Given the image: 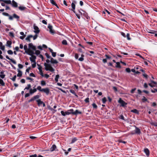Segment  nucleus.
I'll return each mask as SVG.
<instances>
[{"mask_svg":"<svg viewBox=\"0 0 157 157\" xmlns=\"http://www.w3.org/2000/svg\"><path fill=\"white\" fill-rule=\"evenodd\" d=\"M37 66L38 67V69H39V71H40L42 70V67L40 65L38 64H37Z\"/></svg>","mask_w":157,"mask_h":157,"instance_id":"nucleus-52","label":"nucleus"},{"mask_svg":"<svg viewBox=\"0 0 157 157\" xmlns=\"http://www.w3.org/2000/svg\"><path fill=\"white\" fill-rule=\"evenodd\" d=\"M40 84L42 86H43L46 85V83L44 81L42 80L41 81Z\"/></svg>","mask_w":157,"mask_h":157,"instance_id":"nucleus-37","label":"nucleus"},{"mask_svg":"<svg viewBox=\"0 0 157 157\" xmlns=\"http://www.w3.org/2000/svg\"><path fill=\"white\" fill-rule=\"evenodd\" d=\"M33 63L32 64V66L33 68H34L35 67H36V62H33Z\"/></svg>","mask_w":157,"mask_h":157,"instance_id":"nucleus-47","label":"nucleus"},{"mask_svg":"<svg viewBox=\"0 0 157 157\" xmlns=\"http://www.w3.org/2000/svg\"><path fill=\"white\" fill-rule=\"evenodd\" d=\"M78 140V139L76 137H75L73 138L71 140V144H73L76 141Z\"/></svg>","mask_w":157,"mask_h":157,"instance_id":"nucleus-35","label":"nucleus"},{"mask_svg":"<svg viewBox=\"0 0 157 157\" xmlns=\"http://www.w3.org/2000/svg\"><path fill=\"white\" fill-rule=\"evenodd\" d=\"M62 44L65 45H67V41L66 40H64L62 41Z\"/></svg>","mask_w":157,"mask_h":157,"instance_id":"nucleus-40","label":"nucleus"},{"mask_svg":"<svg viewBox=\"0 0 157 157\" xmlns=\"http://www.w3.org/2000/svg\"><path fill=\"white\" fill-rule=\"evenodd\" d=\"M18 8L21 11H23L26 9V7L23 6H20L18 7Z\"/></svg>","mask_w":157,"mask_h":157,"instance_id":"nucleus-32","label":"nucleus"},{"mask_svg":"<svg viewBox=\"0 0 157 157\" xmlns=\"http://www.w3.org/2000/svg\"><path fill=\"white\" fill-rule=\"evenodd\" d=\"M81 113L82 112L78 111V110H76L75 112H73V114L76 115L78 114H81Z\"/></svg>","mask_w":157,"mask_h":157,"instance_id":"nucleus-18","label":"nucleus"},{"mask_svg":"<svg viewBox=\"0 0 157 157\" xmlns=\"http://www.w3.org/2000/svg\"><path fill=\"white\" fill-rule=\"evenodd\" d=\"M33 37V36L32 35H29L26 38L25 40H26L29 41V42H30V38Z\"/></svg>","mask_w":157,"mask_h":157,"instance_id":"nucleus-22","label":"nucleus"},{"mask_svg":"<svg viewBox=\"0 0 157 157\" xmlns=\"http://www.w3.org/2000/svg\"><path fill=\"white\" fill-rule=\"evenodd\" d=\"M92 105L94 108L95 109H96L97 108L98 106H97V105L95 103H93L92 104Z\"/></svg>","mask_w":157,"mask_h":157,"instance_id":"nucleus-42","label":"nucleus"},{"mask_svg":"<svg viewBox=\"0 0 157 157\" xmlns=\"http://www.w3.org/2000/svg\"><path fill=\"white\" fill-rule=\"evenodd\" d=\"M126 37L128 40H131V38L130 37V34L129 33H127L126 35Z\"/></svg>","mask_w":157,"mask_h":157,"instance_id":"nucleus-46","label":"nucleus"},{"mask_svg":"<svg viewBox=\"0 0 157 157\" xmlns=\"http://www.w3.org/2000/svg\"><path fill=\"white\" fill-rule=\"evenodd\" d=\"M29 157H37V155L36 154H35L33 155H29Z\"/></svg>","mask_w":157,"mask_h":157,"instance_id":"nucleus-61","label":"nucleus"},{"mask_svg":"<svg viewBox=\"0 0 157 157\" xmlns=\"http://www.w3.org/2000/svg\"><path fill=\"white\" fill-rule=\"evenodd\" d=\"M85 101L86 103H88L89 102V98H87L85 100Z\"/></svg>","mask_w":157,"mask_h":157,"instance_id":"nucleus-64","label":"nucleus"},{"mask_svg":"<svg viewBox=\"0 0 157 157\" xmlns=\"http://www.w3.org/2000/svg\"><path fill=\"white\" fill-rule=\"evenodd\" d=\"M70 92L72 94H74L75 96L76 97H78V95L76 94V93H75V91L73 90H70Z\"/></svg>","mask_w":157,"mask_h":157,"instance_id":"nucleus-33","label":"nucleus"},{"mask_svg":"<svg viewBox=\"0 0 157 157\" xmlns=\"http://www.w3.org/2000/svg\"><path fill=\"white\" fill-rule=\"evenodd\" d=\"M31 85L30 84H28L27 85V86L24 89V90H29L31 88Z\"/></svg>","mask_w":157,"mask_h":157,"instance_id":"nucleus-29","label":"nucleus"},{"mask_svg":"<svg viewBox=\"0 0 157 157\" xmlns=\"http://www.w3.org/2000/svg\"><path fill=\"white\" fill-rule=\"evenodd\" d=\"M18 67H19V68H20V69L22 68L23 67V65L20 64H18Z\"/></svg>","mask_w":157,"mask_h":157,"instance_id":"nucleus-62","label":"nucleus"},{"mask_svg":"<svg viewBox=\"0 0 157 157\" xmlns=\"http://www.w3.org/2000/svg\"><path fill=\"white\" fill-rule=\"evenodd\" d=\"M28 54L29 55H30L32 56H33V54H34V52L32 50H30V49H28V52L26 53Z\"/></svg>","mask_w":157,"mask_h":157,"instance_id":"nucleus-15","label":"nucleus"},{"mask_svg":"<svg viewBox=\"0 0 157 157\" xmlns=\"http://www.w3.org/2000/svg\"><path fill=\"white\" fill-rule=\"evenodd\" d=\"M42 92H44L47 95H48L49 92V90L48 88H42Z\"/></svg>","mask_w":157,"mask_h":157,"instance_id":"nucleus-4","label":"nucleus"},{"mask_svg":"<svg viewBox=\"0 0 157 157\" xmlns=\"http://www.w3.org/2000/svg\"><path fill=\"white\" fill-rule=\"evenodd\" d=\"M24 49L25 50V52L26 53H27L28 52V49H28L27 46L26 45H25L24 46Z\"/></svg>","mask_w":157,"mask_h":157,"instance_id":"nucleus-34","label":"nucleus"},{"mask_svg":"<svg viewBox=\"0 0 157 157\" xmlns=\"http://www.w3.org/2000/svg\"><path fill=\"white\" fill-rule=\"evenodd\" d=\"M6 58L9 60H10L12 62L13 64H16V61L13 59L10 58L8 56H6Z\"/></svg>","mask_w":157,"mask_h":157,"instance_id":"nucleus-14","label":"nucleus"},{"mask_svg":"<svg viewBox=\"0 0 157 157\" xmlns=\"http://www.w3.org/2000/svg\"><path fill=\"white\" fill-rule=\"evenodd\" d=\"M36 89H37V90H38L39 91L42 92V88H41V86H38L37 88Z\"/></svg>","mask_w":157,"mask_h":157,"instance_id":"nucleus-39","label":"nucleus"},{"mask_svg":"<svg viewBox=\"0 0 157 157\" xmlns=\"http://www.w3.org/2000/svg\"><path fill=\"white\" fill-rule=\"evenodd\" d=\"M39 72H40V75L44 77V74H43V72H42V70H41V71H39Z\"/></svg>","mask_w":157,"mask_h":157,"instance_id":"nucleus-57","label":"nucleus"},{"mask_svg":"<svg viewBox=\"0 0 157 157\" xmlns=\"http://www.w3.org/2000/svg\"><path fill=\"white\" fill-rule=\"evenodd\" d=\"M118 102L121 105V106L123 107L125 106V105L127 104L125 101L122 100L121 98H119Z\"/></svg>","mask_w":157,"mask_h":157,"instance_id":"nucleus-2","label":"nucleus"},{"mask_svg":"<svg viewBox=\"0 0 157 157\" xmlns=\"http://www.w3.org/2000/svg\"><path fill=\"white\" fill-rule=\"evenodd\" d=\"M0 74H1V75H0V77L2 78H4L5 76V75L4 74V71H2L0 72Z\"/></svg>","mask_w":157,"mask_h":157,"instance_id":"nucleus-23","label":"nucleus"},{"mask_svg":"<svg viewBox=\"0 0 157 157\" xmlns=\"http://www.w3.org/2000/svg\"><path fill=\"white\" fill-rule=\"evenodd\" d=\"M61 114L63 116H65L66 115V113H65V112H64L63 111H61Z\"/></svg>","mask_w":157,"mask_h":157,"instance_id":"nucleus-56","label":"nucleus"},{"mask_svg":"<svg viewBox=\"0 0 157 157\" xmlns=\"http://www.w3.org/2000/svg\"><path fill=\"white\" fill-rule=\"evenodd\" d=\"M59 75H57L56 76L55 78V81L56 82H58V79L59 78Z\"/></svg>","mask_w":157,"mask_h":157,"instance_id":"nucleus-36","label":"nucleus"},{"mask_svg":"<svg viewBox=\"0 0 157 157\" xmlns=\"http://www.w3.org/2000/svg\"><path fill=\"white\" fill-rule=\"evenodd\" d=\"M56 148V147L55 144H53L50 148V151H55Z\"/></svg>","mask_w":157,"mask_h":157,"instance_id":"nucleus-16","label":"nucleus"},{"mask_svg":"<svg viewBox=\"0 0 157 157\" xmlns=\"http://www.w3.org/2000/svg\"><path fill=\"white\" fill-rule=\"evenodd\" d=\"M131 112L132 113H134L136 114H139V112L136 109H134L131 110Z\"/></svg>","mask_w":157,"mask_h":157,"instance_id":"nucleus-24","label":"nucleus"},{"mask_svg":"<svg viewBox=\"0 0 157 157\" xmlns=\"http://www.w3.org/2000/svg\"><path fill=\"white\" fill-rule=\"evenodd\" d=\"M117 65H116V67H117L118 68H121V66L120 65V63L119 62H117L116 63Z\"/></svg>","mask_w":157,"mask_h":157,"instance_id":"nucleus-41","label":"nucleus"},{"mask_svg":"<svg viewBox=\"0 0 157 157\" xmlns=\"http://www.w3.org/2000/svg\"><path fill=\"white\" fill-rule=\"evenodd\" d=\"M13 18H15L16 19L17 21H19V17L16 14L14 13L13 15Z\"/></svg>","mask_w":157,"mask_h":157,"instance_id":"nucleus-26","label":"nucleus"},{"mask_svg":"<svg viewBox=\"0 0 157 157\" xmlns=\"http://www.w3.org/2000/svg\"><path fill=\"white\" fill-rule=\"evenodd\" d=\"M75 58L76 59H77L78 58V54H77V53H75Z\"/></svg>","mask_w":157,"mask_h":157,"instance_id":"nucleus-59","label":"nucleus"},{"mask_svg":"<svg viewBox=\"0 0 157 157\" xmlns=\"http://www.w3.org/2000/svg\"><path fill=\"white\" fill-rule=\"evenodd\" d=\"M16 75H15L13 77V78H11V79H12V80L13 81H15V80H16Z\"/></svg>","mask_w":157,"mask_h":157,"instance_id":"nucleus-53","label":"nucleus"},{"mask_svg":"<svg viewBox=\"0 0 157 157\" xmlns=\"http://www.w3.org/2000/svg\"><path fill=\"white\" fill-rule=\"evenodd\" d=\"M3 1L5 3H6V4H11V1L10 0H3Z\"/></svg>","mask_w":157,"mask_h":157,"instance_id":"nucleus-30","label":"nucleus"},{"mask_svg":"<svg viewBox=\"0 0 157 157\" xmlns=\"http://www.w3.org/2000/svg\"><path fill=\"white\" fill-rule=\"evenodd\" d=\"M20 34L22 35L23 36H20V39L22 40H23L24 38L25 37L26 35H24V33L23 32H21L20 33Z\"/></svg>","mask_w":157,"mask_h":157,"instance_id":"nucleus-20","label":"nucleus"},{"mask_svg":"<svg viewBox=\"0 0 157 157\" xmlns=\"http://www.w3.org/2000/svg\"><path fill=\"white\" fill-rule=\"evenodd\" d=\"M29 49H31L33 50H36V48L35 46H34L32 43L29 44Z\"/></svg>","mask_w":157,"mask_h":157,"instance_id":"nucleus-5","label":"nucleus"},{"mask_svg":"<svg viewBox=\"0 0 157 157\" xmlns=\"http://www.w3.org/2000/svg\"><path fill=\"white\" fill-rule=\"evenodd\" d=\"M37 91V89L35 88H34L33 89L31 88L29 90V92L31 95H32L34 93L36 92Z\"/></svg>","mask_w":157,"mask_h":157,"instance_id":"nucleus-8","label":"nucleus"},{"mask_svg":"<svg viewBox=\"0 0 157 157\" xmlns=\"http://www.w3.org/2000/svg\"><path fill=\"white\" fill-rule=\"evenodd\" d=\"M7 53L9 54L12 55L13 53V51L11 50H9L7 51Z\"/></svg>","mask_w":157,"mask_h":157,"instance_id":"nucleus-43","label":"nucleus"},{"mask_svg":"<svg viewBox=\"0 0 157 157\" xmlns=\"http://www.w3.org/2000/svg\"><path fill=\"white\" fill-rule=\"evenodd\" d=\"M125 71L126 72L128 73H129L131 71L130 69L129 68H126L125 69Z\"/></svg>","mask_w":157,"mask_h":157,"instance_id":"nucleus-58","label":"nucleus"},{"mask_svg":"<svg viewBox=\"0 0 157 157\" xmlns=\"http://www.w3.org/2000/svg\"><path fill=\"white\" fill-rule=\"evenodd\" d=\"M36 59V57L35 56H32L31 57L29 58V59L31 61V63L35 62Z\"/></svg>","mask_w":157,"mask_h":157,"instance_id":"nucleus-6","label":"nucleus"},{"mask_svg":"<svg viewBox=\"0 0 157 157\" xmlns=\"http://www.w3.org/2000/svg\"><path fill=\"white\" fill-rule=\"evenodd\" d=\"M34 29L35 30L34 31V32L36 33H39L40 30H39V28L38 27L36 26H34Z\"/></svg>","mask_w":157,"mask_h":157,"instance_id":"nucleus-11","label":"nucleus"},{"mask_svg":"<svg viewBox=\"0 0 157 157\" xmlns=\"http://www.w3.org/2000/svg\"><path fill=\"white\" fill-rule=\"evenodd\" d=\"M18 73L17 74V77H21L22 75V72L20 70H18Z\"/></svg>","mask_w":157,"mask_h":157,"instance_id":"nucleus-28","label":"nucleus"},{"mask_svg":"<svg viewBox=\"0 0 157 157\" xmlns=\"http://www.w3.org/2000/svg\"><path fill=\"white\" fill-rule=\"evenodd\" d=\"M50 2L53 5L55 6L56 7H57L58 8H59L58 7V5L55 2V1L54 0H50Z\"/></svg>","mask_w":157,"mask_h":157,"instance_id":"nucleus-21","label":"nucleus"},{"mask_svg":"<svg viewBox=\"0 0 157 157\" xmlns=\"http://www.w3.org/2000/svg\"><path fill=\"white\" fill-rule=\"evenodd\" d=\"M80 10L83 12V15L86 18V19H88L89 18V16L88 15L87 13H86L85 12H84L83 10H82V9H81Z\"/></svg>","mask_w":157,"mask_h":157,"instance_id":"nucleus-17","label":"nucleus"},{"mask_svg":"<svg viewBox=\"0 0 157 157\" xmlns=\"http://www.w3.org/2000/svg\"><path fill=\"white\" fill-rule=\"evenodd\" d=\"M144 152L147 156H148L149 155V151L148 149L145 148L144 149Z\"/></svg>","mask_w":157,"mask_h":157,"instance_id":"nucleus-19","label":"nucleus"},{"mask_svg":"<svg viewBox=\"0 0 157 157\" xmlns=\"http://www.w3.org/2000/svg\"><path fill=\"white\" fill-rule=\"evenodd\" d=\"M50 62L52 63L56 64L58 63V62L56 59H54L52 58H51Z\"/></svg>","mask_w":157,"mask_h":157,"instance_id":"nucleus-12","label":"nucleus"},{"mask_svg":"<svg viewBox=\"0 0 157 157\" xmlns=\"http://www.w3.org/2000/svg\"><path fill=\"white\" fill-rule=\"evenodd\" d=\"M11 4L12 6L14 8H17L18 7V4L13 0H12Z\"/></svg>","mask_w":157,"mask_h":157,"instance_id":"nucleus-7","label":"nucleus"},{"mask_svg":"<svg viewBox=\"0 0 157 157\" xmlns=\"http://www.w3.org/2000/svg\"><path fill=\"white\" fill-rule=\"evenodd\" d=\"M40 97V96L39 95H36L33 97V98L34 100L38 99Z\"/></svg>","mask_w":157,"mask_h":157,"instance_id":"nucleus-45","label":"nucleus"},{"mask_svg":"<svg viewBox=\"0 0 157 157\" xmlns=\"http://www.w3.org/2000/svg\"><path fill=\"white\" fill-rule=\"evenodd\" d=\"M71 7L72 8V10L74 13H75V5L74 2H72L71 4Z\"/></svg>","mask_w":157,"mask_h":157,"instance_id":"nucleus-13","label":"nucleus"},{"mask_svg":"<svg viewBox=\"0 0 157 157\" xmlns=\"http://www.w3.org/2000/svg\"><path fill=\"white\" fill-rule=\"evenodd\" d=\"M44 66H45V70L47 71H49L52 72H53L55 69L52 67L51 65L49 64L45 63Z\"/></svg>","mask_w":157,"mask_h":157,"instance_id":"nucleus-1","label":"nucleus"},{"mask_svg":"<svg viewBox=\"0 0 157 157\" xmlns=\"http://www.w3.org/2000/svg\"><path fill=\"white\" fill-rule=\"evenodd\" d=\"M30 95H31V94H30V93H26L25 96V98H26L28 97H29L30 96Z\"/></svg>","mask_w":157,"mask_h":157,"instance_id":"nucleus-50","label":"nucleus"},{"mask_svg":"<svg viewBox=\"0 0 157 157\" xmlns=\"http://www.w3.org/2000/svg\"><path fill=\"white\" fill-rule=\"evenodd\" d=\"M135 131L136 134L139 135L141 133V131L140 129L136 126H135Z\"/></svg>","mask_w":157,"mask_h":157,"instance_id":"nucleus-9","label":"nucleus"},{"mask_svg":"<svg viewBox=\"0 0 157 157\" xmlns=\"http://www.w3.org/2000/svg\"><path fill=\"white\" fill-rule=\"evenodd\" d=\"M151 92H152V93H155L156 92H157V89H154V90H151Z\"/></svg>","mask_w":157,"mask_h":157,"instance_id":"nucleus-63","label":"nucleus"},{"mask_svg":"<svg viewBox=\"0 0 157 157\" xmlns=\"http://www.w3.org/2000/svg\"><path fill=\"white\" fill-rule=\"evenodd\" d=\"M12 44V42L11 41H7L6 42V46L10 48L11 47V45Z\"/></svg>","mask_w":157,"mask_h":157,"instance_id":"nucleus-25","label":"nucleus"},{"mask_svg":"<svg viewBox=\"0 0 157 157\" xmlns=\"http://www.w3.org/2000/svg\"><path fill=\"white\" fill-rule=\"evenodd\" d=\"M74 111V110L72 109H70L68 110L67 111L65 112V113L66 115H68L71 114H73V112Z\"/></svg>","mask_w":157,"mask_h":157,"instance_id":"nucleus-10","label":"nucleus"},{"mask_svg":"<svg viewBox=\"0 0 157 157\" xmlns=\"http://www.w3.org/2000/svg\"><path fill=\"white\" fill-rule=\"evenodd\" d=\"M0 49L2 50H4L5 46L2 45V42H0Z\"/></svg>","mask_w":157,"mask_h":157,"instance_id":"nucleus-27","label":"nucleus"},{"mask_svg":"<svg viewBox=\"0 0 157 157\" xmlns=\"http://www.w3.org/2000/svg\"><path fill=\"white\" fill-rule=\"evenodd\" d=\"M48 28L49 29V32L51 33L52 34L55 33V31L53 29V27L50 24H49L48 26Z\"/></svg>","mask_w":157,"mask_h":157,"instance_id":"nucleus-3","label":"nucleus"},{"mask_svg":"<svg viewBox=\"0 0 157 157\" xmlns=\"http://www.w3.org/2000/svg\"><path fill=\"white\" fill-rule=\"evenodd\" d=\"M29 76H30L33 77H36L35 75L33 73H30V74H29Z\"/></svg>","mask_w":157,"mask_h":157,"instance_id":"nucleus-60","label":"nucleus"},{"mask_svg":"<svg viewBox=\"0 0 157 157\" xmlns=\"http://www.w3.org/2000/svg\"><path fill=\"white\" fill-rule=\"evenodd\" d=\"M0 84L2 86H4L5 85V83L3 82V80L1 78H0Z\"/></svg>","mask_w":157,"mask_h":157,"instance_id":"nucleus-38","label":"nucleus"},{"mask_svg":"<svg viewBox=\"0 0 157 157\" xmlns=\"http://www.w3.org/2000/svg\"><path fill=\"white\" fill-rule=\"evenodd\" d=\"M148 85L150 86L151 87H155V85H154V84H152V83H149L148 84Z\"/></svg>","mask_w":157,"mask_h":157,"instance_id":"nucleus-51","label":"nucleus"},{"mask_svg":"<svg viewBox=\"0 0 157 157\" xmlns=\"http://www.w3.org/2000/svg\"><path fill=\"white\" fill-rule=\"evenodd\" d=\"M35 54L36 55H38L40 54V51L39 50H35Z\"/></svg>","mask_w":157,"mask_h":157,"instance_id":"nucleus-44","label":"nucleus"},{"mask_svg":"<svg viewBox=\"0 0 157 157\" xmlns=\"http://www.w3.org/2000/svg\"><path fill=\"white\" fill-rule=\"evenodd\" d=\"M36 101L37 102V104L38 105H40L42 104V103H43V102L41 101L40 99H39L38 100H37Z\"/></svg>","mask_w":157,"mask_h":157,"instance_id":"nucleus-31","label":"nucleus"},{"mask_svg":"<svg viewBox=\"0 0 157 157\" xmlns=\"http://www.w3.org/2000/svg\"><path fill=\"white\" fill-rule=\"evenodd\" d=\"M142 100L143 102H144L145 101H147V99L144 96H143L142 98Z\"/></svg>","mask_w":157,"mask_h":157,"instance_id":"nucleus-48","label":"nucleus"},{"mask_svg":"<svg viewBox=\"0 0 157 157\" xmlns=\"http://www.w3.org/2000/svg\"><path fill=\"white\" fill-rule=\"evenodd\" d=\"M45 55L46 56V57L48 59H49L51 58V56H49V55L47 53H46L45 54Z\"/></svg>","mask_w":157,"mask_h":157,"instance_id":"nucleus-55","label":"nucleus"},{"mask_svg":"<svg viewBox=\"0 0 157 157\" xmlns=\"http://www.w3.org/2000/svg\"><path fill=\"white\" fill-rule=\"evenodd\" d=\"M2 14L3 15L6 16L8 17L9 16V14L7 13L3 12V13H2Z\"/></svg>","mask_w":157,"mask_h":157,"instance_id":"nucleus-54","label":"nucleus"},{"mask_svg":"<svg viewBox=\"0 0 157 157\" xmlns=\"http://www.w3.org/2000/svg\"><path fill=\"white\" fill-rule=\"evenodd\" d=\"M102 101L103 103L104 104L105 103L106 101V99L105 97L104 98L102 99Z\"/></svg>","mask_w":157,"mask_h":157,"instance_id":"nucleus-49","label":"nucleus"}]
</instances>
